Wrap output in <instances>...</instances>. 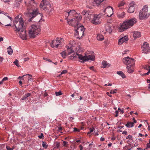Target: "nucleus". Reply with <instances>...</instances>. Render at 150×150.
Segmentation results:
<instances>
[{
  "label": "nucleus",
  "mask_w": 150,
  "mask_h": 150,
  "mask_svg": "<svg viewBox=\"0 0 150 150\" xmlns=\"http://www.w3.org/2000/svg\"><path fill=\"white\" fill-rule=\"evenodd\" d=\"M25 3L28 11V12L26 13L27 15L30 18L29 20L31 21L33 19L39 14L38 9L35 8L36 4L34 0H25Z\"/></svg>",
  "instance_id": "obj_1"
},
{
  "label": "nucleus",
  "mask_w": 150,
  "mask_h": 150,
  "mask_svg": "<svg viewBox=\"0 0 150 150\" xmlns=\"http://www.w3.org/2000/svg\"><path fill=\"white\" fill-rule=\"evenodd\" d=\"M82 18L81 16L76 17L78 21L74 23V21H71L72 23L69 22V24L73 26L74 27V30L75 32L74 33L75 36L77 38L80 39L81 38L83 35L84 31V28L83 26L81 25L79 23V21Z\"/></svg>",
  "instance_id": "obj_2"
},
{
  "label": "nucleus",
  "mask_w": 150,
  "mask_h": 150,
  "mask_svg": "<svg viewBox=\"0 0 150 150\" xmlns=\"http://www.w3.org/2000/svg\"><path fill=\"white\" fill-rule=\"evenodd\" d=\"M13 24L15 26L14 30L16 33H18V31L22 30V29L25 28L23 18L20 16L18 15L15 18Z\"/></svg>",
  "instance_id": "obj_3"
},
{
  "label": "nucleus",
  "mask_w": 150,
  "mask_h": 150,
  "mask_svg": "<svg viewBox=\"0 0 150 150\" xmlns=\"http://www.w3.org/2000/svg\"><path fill=\"white\" fill-rule=\"evenodd\" d=\"M137 22V19L133 18L129 20H126L119 27V31L120 32L124 31L128 28L131 27Z\"/></svg>",
  "instance_id": "obj_4"
},
{
  "label": "nucleus",
  "mask_w": 150,
  "mask_h": 150,
  "mask_svg": "<svg viewBox=\"0 0 150 150\" xmlns=\"http://www.w3.org/2000/svg\"><path fill=\"white\" fill-rule=\"evenodd\" d=\"M76 12L74 10H69L67 11H65L64 12L65 19L67 21L68 24L69 22L70 23H72L71 21H74V23H75L76 22L78 21L76 19V17L80 16H76Z\"/></svg>",
  "instance_id": "obj_5"
},
{
  "label": "nucleus",
  "mask_w": 150,
  "mask_h": 150,
  "mask_svg": "<svg viewBox=\"0 0 150 150\" xmlns=\"http://www.w3.org/2000/svg\"><path fill=\"white\" fill-rule=\"evenodd\" d=\"M78 57L81 62H86L89 60H94L95 58V56L92 55H85L83 56L80 54H78L77 53L73 54L72 55L69 57V58L71 59H75Z\"/></svg>",
  "instance_id": "obj_6"
},
{
  "label": "nucleus",
  "mask_w": 150,
  "mask_h": 150,
  "mask_svg": "<svg viewBox=\"0 0 150 150\" xmlns=\"http://www.w3.org/2000/svg\"><path fill=\"white\" fill-rule=\"evenodd\" d=\"M40 28L39 25H32L29 30V34L31 38H34L36 35H38L40 32Z\"/></svg>",
  "instance_id": "obj_7"
},
{
  "label": "nucleus",
  "mask_w": 150,
  "mask_h": 150,
  "mask_svg": "<svg viewBox=\"0 0 150 150\" xmlns=\"http://www.w3.org/2000/svg\"><path fill=\"white\" fill-rule=\"evenodd\" d=\"M149 15L150 14L148 13V6L145 5L139 12V18L140 20L146 19Z\"/></svg>",
  "instance_id": "obj_8"
},
{
  "label": "nucleus",
  "mask_w": 150,
  "mask_h": 150,
  "mask_svg": "<svg viewBox=\"0 0 150 150\" xmlns=\"http://www.w3.org/2000/svg\"><path fill=\"white\" fill-rule=\"evenodd\" d=\"M63 41L64 39L63 38H57L56 39L52 41L51 46L53 48H57L61 47Z\"/></svg>",
  "instance_id": "obj_9"
},
{
  "label": "nucleus",
  "mask_w": 150,
  "mask_h": 150,
  "mask_svg": "<svg viewBox=\"0 0 150 150\" xmlns=\"http://www.w3.org/2000/svg\"><path fill=\"white\" fill-rule=\"evenodd\" d=\"M51 6L49 0H42L40 5V8L46 11L50 10Z\"/></svg>",
  "instance_id": "obj_10"
},
{
  "label": "nucleus",
  "mask_w": 150,
  "mask_h": 150,
  "mask_svg": "<svg viewBox=\"0 0 150 150\" xmlns=\"http://www.w3.org/2000/svg\"><path fill=\"white\" fill-rule=\"evenodd\" d=\"M101 15L100 14H95L93 15V18L91 21V23L95 25L100 24L101 22Z\"/></svg>",
  "instance_id": "obj_11"
},
{
  "label": "nucleus",
  "mask_w": 150,
  "mask_h": 150,
  "mask_svg": "<svg viewBox=\"0 0 150 150\" xmlns=\"http://www.w3.org/2000/svg\"><path fill=\"white\" fill-rule=\"evenodd\" d=\"M124 63L127 66H132V67L134 66V60L132 58L129 57H125L123 59Z\"/></svg>",
  "instance_id": "obj_12"
},
{
  "label": "nucleus",
  "mask_w": 150,
  "mask_h": 150,
  "mask_svg": "<svg viewBox=\"0 0 150 150\" xmlns=\"http://www.w3.org/2000/svg\"><path fill=\"white\" fill-rule=\"evenodd\" d=\"M103 12L105 13L104 14L105 16L111 17L113 14V8L110 6H108L103 11Z\"/></svg>",
  "instance_id": "obj_13"
},
{
  "label": "nucleus",
  "mask_w": 150,
  "mask_h": 150,
  "mask_svg": "<svg viewBox=\"0 0 150 150\" xmlns=\"http://www.w3.org/2000/svg\"><path fill=\"white\" fill-rule=\"evenodd\" d=\"M142 53H147L150 52V47H149V44L147 42L144 43L142 47Z\"/></svg>",
  "instance_id": "obj_14"
},
{
  "label": "nucleus",
  "mask_w": 150,
  "mask_h": 150,
  "mask_svg": "<svg viewBox=\"0 0 150 150\" xmlns=\"http://www.w3.org/2000/svg\"><path fill=\"white\" fill-rule=\"evenodd\" d=\"M18 33L20 37L22 40H25L27 39V35L25 28L22 29V30L18 31Z\"/></svg>",
  "instance_id": "obj_15"
},
{
  "label": "nucleus",
  "mask_w": 150,
  "mask_h": 150,
  "mask_svg": "<svg viewBox=\"0 0 150 150\" xmlns=\"http://www.w3.org/2000/svg\"><path fill=\"white\" fill-rule=\"evenodd\" d=\"M128 40V38L127 36H125L123 37H122L118 40V44L121 45L123 42L127 41Z\"/></svg>",
  "instance_id": "obj_16"
},
{
  "label": "nucleus",
  "mask_w": 150,
  "mask_h": 150,
  "mask_svg": "<svg viewBox=\"0 0 150 150\" xmlns=\"http://www.w3.org/2000/svg\"><path fill=\"white\" fill-rule=\"evenodd\" d=\"M134 2H132L130 4L128 10V12L129 13H132L134 12Z\"/></svg>",
  "instance_id": "obj_17"
},
{
  "label": "nucleus",
  "mask_w": 150,
  "mask_h": 150,
  "mask_svg": "<svg viewBox=\"0 0 150 150\" xmlns=\"http://www.w3.org/2000/svg\"><path fill=\"white\" fill-rule=\"evenodd\" d=\"M111 24L110 23L107 24L105 26L106 30L107 32L110 33L112 32V28Z\"/></svg>",
  "instance_id": "obj_18"
},
{
  "label": "nucleus",
  "mask_w": 150,
  "mask_h": 150,
  "mask_svg": "<svg viewBox=\"0 0 150 150\" xmlns=\"http://www.w3.org/2000/svg\"><path fill=\"white\" fill-rule=\"evenodd\" d=\"M134 38L136 39L137 38L140 37L141 36V34L140 32L138 31H135L134 32L133 34Z\"/></svg>",
  "instance_id": "obj_19"
},
{
  "label": "nucleus",
  "mask_w": 150,
  "mask_h": 150,
  "mask_svg": "<svg viewBox=\"0 0 150 150\" xmlns=\"http://www.w3.org/2000/svg\"><path fill=\"white\" fill-rule=\"evenodd\" d=\"M66 47L67 49V52H68V54H69L74 52L72 50V47L71 45H69V46H67Z\"/></svg>",
  "instance_id": "obj_20"
},
{
  "label": "nucleus",
  "mask_w": 150,
  "mask_h": 150,
  "mask_svg": "<svg viewBox=\"0 0 150 150\" xmlns=\"http://www.w3.org/2000/svg\"><path fill=\"white\" fill-rule=\"evenodd\" d=\"M133 67L132 66H127L126 67L127 69V71L129 73H132L134 71Z\"/></svg>",
  "instance_id": "obj_21"
},
{
  "label": "nucleus",
  "mask_w": 150,
  "mask_h": 150,
  "mask_svg": "<svg viewBox=\"0 0 150 150\" xmlns=\"http://www.w3.org/2000/svg\"><path fill=\"white\" fill-rule=\"evenodd\" d=\"M125 15V13L124 11L120 12V11L117 12V16L120 18H123Z\"/></svg>",
  "instance_id": "obj_22"
},
{
  "label": "nucleus",
  "mask_w": 150,
  "mask_h": 150,
  "mask_svg": "<svg viewBox=\"0 0 150 150\" xmlns=\"http://www.w3.org/2000/svg\"><path fill=\"white\" fill-rule=\"evenodd\" d=\"M97 38L98 40L102 41L104 39V37L101 34H98L97 35Z\"/></svg>",
  "instance_id": "obj_23"
},
{
  "label": "nucleus",
  "mask_w": 150,
  "mask_h": 150,
  "mask_svg": "<svg viewBox=\"0 0 150 150\" xmlns=\"http://www.w3.org/2000/svg\"><path fill=\"white\" fill-rule=\"evenodd\" d=\"M102 65H103L102 67L103 68H105L107 67V66H108V67L110 65V64H108L107 62L105 61H103V62H102Z\"/></svg>",
  "instance_id": "obj_24"
},
{
  "label": "nucleus",
  "mask_w": 150,
  "mask_h": 150,
  "mask_svg": "<svg viewBox=\"0 0 150 150\" xmlns=\"http://www.w3.org/2000/svg\"><path fill=\"white\" fill-rule=\"evenodd\" d=\"M125 4V2L124 0L121 1L119 2L117 6L118 7L120 8L123 6Z\"/></svg>",
  "instance_id": "obj_25"
},
{
  "label": "nucleus",
  "mask_w": 150,
  "mask_h": 150,
  "mask_svg": "<svg viewBox=\"0 0 150 150\" xmlns=\"http://www.w3.org/2000/svg\"><path fill=\"white\" fill-rule=\"evenodd\" d=\"M125 126L128 128L132 127L134 126V123L131 122H128L125 125Z\"/></svg>",
  "instance_id": "obj_26"
},
{
  "label": "nucleus",
  "mask_w": 150,
  "mask_h": 150,
  "mask_svg": "<svg viewBox=\"0 0 150 150\" xmlns=\"http://www.w3.org/2000/svg\"><path fill=\"white\" fill-rule=\"evenodd\" d=\"M8 50L7 52L8 54L9 55H11L13 52V50L11 48V46H9L7 48Z\"/></svg>",
  "instance_id": "obj_27"
},
{
  "label": "nucleus",
  "mask_w": 150,
  "mask_h": 150,
  "mask_svg": "<svg viewBox=\"0 0 150 150\" xmlns=\"http://www.w3.org/2000/svg\"><path fill=\"white\" fill-rule=\"evenodd\" d=\"M117 73L118 75L121 76L123 78H124L126 77V76L123 73L122 71H117Z\"/></svg>",
  "instance_id": "obj_28"
},
{
  "label": "nucleus",
  "mask_w": 150,
  "mask_h": 150,
  "mask_svg": "<svg viewBox=\"0 0 150 150\" xmlns=\"http://www.w3.org/2000/svg\"><path fill=\"white\" fill-rule=\"evenodd\" d=\"M22 0H16L15 1V5L17 7L19 6L20 4L21 3Z\"/></svg>",
  "instance_id": "obj_29"
},
{
  "label": "nucleus",
  "mask_w": 150,
  "mask_h": 150,
  "mask_svg": "<svg viewBox=\"0 0 150 150\" xmlns=\"http://www.w3.org/2000/svg\"><path fill=\"white\" fill-rule=\"evenodd\" d=\"M82 14L83 15H85L86 16L87 15H89V11L86 10H84L82 13Z\"/></svg>",
  "instance_id": "obj_30"
},
{
  "label": "nucleus",
  "mask_w": 150,
  "mask_h": 150,
  "mask_svg": "<svg viewBox=\"0 0 150 150\" xmlns=\"http://www.w3.org/2000/svg\"><path fill=\"white\" fill-rule=\"evenodd\" d=\"M104 0H94V1L95 2L97 5H99Z\"/></svg>",
  "instance_id": "obj_31"
},
{
  "label": "nucleus",
  "mask_w": 150,
  "mask_h": 150,
  "mask_svg": "<svg viewBox=\"0 0 150 150\" xmlns=\"http://www.w3.org/2000/svg\"><path fill=\"white\" fill-rule=\"evenodd\" d=\"M13 63L18 67H21V66L18 63V61L17 59H16L13 62Z\"/></svg>",
  "instance_id": "obj_32"
},
{
  "label": "nucleus",
  "mask_w": 150,
  "mask_h": 150,
  "mask_svg": "<svg viewBox=\"0 0 150 150\" xmlns=\"http://www.w3.org/2000/svg\"><path fill=\"white\" fill-rule=\"evenodd\" d=\"M60 54L61 55V56L63 58H65L66 57V52L65 51H63L62 52H61Z\"/></svg>",
  "instance_id": "obj_33"
},
{
  "label": "nucleus",
  "mask_w": 150,
  "mask_h": 150,
  "mask_svg": "<svg viewBox=\"0 0 150 150\" xmlns=\"http://www.w3.org/2000/svg\"><path fill=\"white\" fill-rule=\"evenodd\" d=\"M6 148L7 150H13L15 149V147L14 146H13L12 148H10V146H7L6 147Z\"/></svg>",
  "instance_id": "obj_34"
},
{
  "label": "nucleus",
  "mask_w": 150,
  "mask_h": 150,
  "mask_svg": "<svg viewBox=\"0 0 150 150\" xmlns=\"http://www.w3.org/2000/svg\"><path fill=\"white\" fill-rule=\"evenodd\" d=\"M42 145L43 147L45 148V149L47 148L48 146L47 145L46 143L44 142H43V143L42 144Z\"/></svg>",
  "instance_id": "obj_35"
},
{
  "label": "nucleus",
  "mask_w": 150,
  "mask_h": 150,
  "mask_svg": "<svg viewBox=\"0 0 150 150\" xmlns=\"http://www.w3.org/2000/svg\"><path fill=\"white\" fill-rule=\"evenodd\" d=\"M90 131L87 133L88 134H90L91 132H93L95 130V128L93 127L90 128L89 129Z\"/></svg>",
  "instance_id": "obj_36"
},
{
  "label": "nucleus",
  "mask_w": 150,
  "mask_h": 150,
  "mask_svg": "<svg viewBox=\"0 0 150 150\" xmlns=\"http://www.w3.org/2000/svg\"><path fill=\"white\" fill-rule=\"evenodd\" d=\"M26 75L29 76L28 78V80L30 81L32 79V76L31 75L29 74H26V75H24L23 76H24Z\"/></svg>",
  "instance_id": "obj_37"
},
{
  "label": "nucleus",
  "mask_w": 150,
  "mask_h": 150,
  "mask_svg": "<svg viewBox=\"0 0 150 150\" xmlns=\"http://www.w3.org/2000/svg\"><path fill=\"white\" fill-rule=\"evenodd\" d=\"M62 93L60 91L59 92H55V94L56 96H59L62 95Z\"/></svg>",
  "instance_id": "obj_38"
},
{
  "label": "nucleus",
  "mask_w": 150,
  "mask_h": 150,
  "mask_svg": "<svg viewBox=\"0 0 150 150\" xmlns=\"http://www.w3.org/2000/svg\"><path fill=\"white\" fill-rule=\"evenodd\" d=\"M132 138H133L132 136L131 135H129L126 137V139H129L132 140Z\"/></svg>",
  "instance_id": "obj_39"
},
{
  "label": "nucleus",
  "mask_w": 150,
  "mask_h": 150,
  "mask_svg": "<svg viewBox=\"0 0 150 150\" xmlns=\"http://www.w3.org/2000/svg\"><path fill=\"white\" fill-rule=\"evenodd\" d=\"M115 91H117V90L116 89H115L114 90H112L110 92V94H114L116 93V92Z\"/></svg>",
  "instance_id": "obj_40"
},
{
  "label": "nucleus",
  "mask_w": 150,
  "mask_h": 150,
  "mask_svg": "<svg viewBox=\"0 0 150 150\" xmlns=\"http://www.w3.org/2000/svg\"><path fill=\"white\" fill-rule=\"evenodd\" d=\"M67 72V70H63L61 72V74H65Z\"/></svg>",
  "instance_id": "obj_41"
},
{
  "label": "nucleus",
  "mask_w": 150,
  "mask_h": 150,
  "mask_svg": "<svg viewBox=\"0 0 150 150\" xmlns=\"http://www.w3.org/2000/svg\"><path fill=\"white\" fill-rule=\"evenodd\" d=\"M43 59L44 60H46V61H47L50 62H52V61L50 60V59H48V58H45V57H43Z\"/></svg>",
  "instance_id": "obj_42"
},
{
  "label": "nucleus",
  "mask_w": 150,
  "mask_h": 150,
  "mask_svg": "<svg viewBox=\"0 0 150 150\" xmlns=\"http://www.w3.org/2000/svg\"><path fill=\"white\" fill-rule=\"evenodd\" d=\"M144 69H146L148 70L150 68V66L146 65L144 67Z\"/></svg>",
  "instance_id": "obj_43"
},
{
  "label": "nucleus",
  "mask_w": 150,
  "mask_h": 150,
  "mask_svg": "<svg viewBox=\"0 0 150 150\" xmlns=\"http://www.w3.org/2000/svg\"><path fill=\"white\" fill-rule=\"evenodd\" d=\"M89 15H86V16L88 18H91V16L92 15L91 14V13L89 12Z\"/></svg>",
  "instance_id": "obj_44"
},
{
  "label": "nucleus",
  "mask_w": 150,
  "mask_h": 150,
  "mask_svg": "<svg viewBox=\"0 0 150 150\" xmlns=\"http://www.w3.org/2000/svg\"><path fill=\"white\" fill-rule=\"evenodd\" d=\"M59 142H57L56 144L55 147L58 148L59 147Z\"/></svg>",
  "instance_id": "obj_45"
},
{
  "label": "nucleus",
  "mask_w": 150,
  "mask_h": 150,
  "mask_svg": "<svg viewBox=\"0 0 150 150\" xmlns=\"http://www.w3.org/2000/svg\"><path fill=\"white\" fill-rule=\"evenodd\" d=\"M68 142L65 141H64L63 142V145L64 146H66V145H68Z\"/></svg>",
  "instance_id": "obj_46"
},
{
  "label": "nucleus",
  "mask_w": 150,
  "mask_h": 150,
  "mask_svg": "<svg viewBox=\"0 0 150 150\" xmlns=\"http://www.w3.org/2000/svg\"><path fill=\"white\" fill-rule=\"evenodd\" d=\"M3 25L6 26H11V24L10 23L7 24L6 23H4Z\"/></svg>",
  "instance_id": "obj_47"
},
{
  "label": "nucleus",
  "mask_w": 150,
  "mask_h": 150,
  "mask_svg": "<svg viewBox=\"0 0 150 150\" xmlns=\"http://www.w3.org/2000/svg\"><path fill=\"white\" fill-rule=\"evenodd\" d=\"M44 135L42 133H41L40 135L38 136V137L40 138H42V137H43Z\"/></svg>",
  "instance_id": "obj_48"
},
{
  "label": "nucleus",
  "mask_w": 150,
  "mask_h": 150,
  "mask_svg": "<svg viewBox=\"0 0 150 150\" xmlns=\"http://www.w3.org/2000/svg\"><path fill=\"white\" fill-rule=\"evenodd\" d=\"M119 112L118 110H116L115 112V117H117L118 116V114Z\"/></svg>",
  "instance_id": "obj_49"
},
{
  "label": "nucleus",
  "mask_w": 150,
  "mask_h": 150,
  "mask_svg": "<svg viewBox=\"0 0 150 150\" xmlns=\"http://www.w3.org/2000/svg\"><path fill=\"white\" fill-rule=\"evenodd\" d=\"M149 143H147V147L148 148H150V139H149Z\"/></svg>",
  "instance_id": "obj_50"
},
{
  "label": "nucleus",
  "mask_w": 150,
  "mask_h": 150,
  "mask_svg": "<svg viewBox=\"0 0 150 150\" xmlns=\"http://www.w3.org/2000/svg\"><path fill=\"white\" fill-rule=\"evenodd\" d=\"M8 78L7 77H5L4 78L2 79V81H7L8 80Z\"/></svg>",
  "instance_id": "obj_51"
},
{
  "label": "nucleus",
  "mask_w": 150,
  "mask_h": 150,
  "mask_svg": "<svg viewBox=\"0 0 150 150\" xmlns=\"http://www.w3.org/2000/svg\"><path fill=\"white\" fill-rule=\"evenodd\" d=\"M74 131H75V132H79L80 131V130H79V129H78L76 128H74Z\"/></svg>",
  "instance_id": "obj_52"
},
{
  "label": "nucleus",
  "mask_w": 150,
  "mask_h": 150,
  "mask_svg": "<svg viewBox=\"0 0 150 150\" xmlns=\"http://www.w3.org/2000/svg\"><path fill=\"white\" fill-rule=\"evenodd\" d=\"M150 73V68L148 70V71L146 73H145L144 74V75H148Z\"/></svg>",
  "instance_id": "obj_53"
},
{
  "label": "nucleus",
  "mask_w": 150,
  "mask_h": 150,
  "mask_svg": "<svg viewBox=\"0 0 150 150\" xmlns=\"http://www.w3.org/2000/svg\"><path fill=\"white\" fill-rule=\"evenodd\" d=\"M79 148L80 150H83V147L81 145H80L79 146Z\"/></svg>",
  "instance_id": "obj_54"
},
{
  "label": "nucleus",
  "mask_w": 150,
  "mask_h": 150,
  "mask_svg": "<svg viewBox=\"0 0 150 150\" xmlns=\"http://www.w3.org/2000/svg\"><path fill=\"white\" fill-rule=\"evenodd\" d=\"M26 98L25 97V96H23L22 98H21V100H25L26 99Z\"/></svg>",
  "instance_id": "obj_55"
},
{
  "label": "nucleus",
  "mask_w": 150,
  "mask_h": 150,
  "mask_svg": "<svg viewBox=\"0 0 150 150\" xmlns=\"http://www.w3.org/2000/svg\"><path fill=\"white\" fill-rule=\"evenodd\" d=\"M105 140V138L104 137H101L100 138V141H103Z\"/></svg>",
  "instance_id": "obj_56"
},
{
  "label": "nucleus",
  "mask_w": 150,
  "mask_h": 150,
  "mask_svg": "<svg viewBox=\"0 0 150 150\" xmlns=\"http://www.w3.org/2000/svg\"><path fill=\"white\" fill-rule=\"evenodd\" d=\"M58 131L59 132L62 131V127H58Z\"/></svg>",
  "instance_id": "obj_57"
},
{
  "label": "nucleus",
  "mask_w": 150,
  "mask_h": 150,
  "mask_svg": "<svg viewBox=\"0 0 150 150\" xmlns=\"http://www.w3.org/2000/svg\"><path fill=\"white\" fill-rule=\"evenodd\" d=\"M4 59V58L3 57H0V63H1Z\"/></svg>",
  "instance_id": "obj_58"
},
{
  "label": "nucleus",
  "mask_w": 150,
  "mask_h": 150,
  "mask_svg": "<svg viewBox=\"0 0 150 150\" xmlns=\"http://www.w3.org/2000/svg\"><path fill=\"white\" fill-rule=\"evenodd\" d=\"M29 59V58L28 57L25 58L24 59V60L25 62L28 61Z\"/></svg>",
  "instance_id": "obj_59"
},
{
  "label": "nucleus",
  "mask_w": 150,
  "mask_h": 150,
  "mask_svg": "<svg viewBox=\"0 0 150 150\" xmlns=\"http://www.w3.org/2000/svg\"><path fill=\"white\" fill-rule=\"evenodd\" d=\"M122 134H124L125 135H127V132L126 131H124L122 133Z\"/></svg>",
  "instance_id": "obj_60"
},
{
  "label": "nucleus",
  "mask_w": 150,
  "mask_h": 150,
  "mask_svg": "<svg viewBox=\"0 0 150 150\" xmlns=\"http://www.w3.org/2000/svg\"><path fill=\"white\" fill-rule=\"evenodd\" d=\"M89 68L91 70L94 71V67L93 66H92L91 67H89Z\"/></svg>",
  "instance_id": "obj_61"
},
{
  "label": "nucleus",
  "mask_w": 150,
  "mask_h": 150,
  "mask_svg": "<svg viewBox=\"0 0 150 150\" xmlns=\"http://www.w3.org/2000/svg\"><path fill=\"white\" fill-rule=\"evenodd\" d=\"M26 95L28 97L30 96L31 95V93H28L26 94Z\"/></svg>",
  "instance_id": "obj_62"
},
{
  "label": "nucleus",
  "mask_w": 150,
  "mask_h": 150,
  "mask_svg": "<svg viewBox=\"0 0 150 150\" xmlns=\"http://www.w3.org/2000/svg\"><path fill=\"white\" fill-rule=\"evenodd\" d=\"M133 120H134V122L133 123H136L137 122V121L136 120H135L134 118V117H133Z\"/></svg>",
  "instance_id": "obj_63"
},
{
  "label": "nucleus",
  "mask_w": 150,
  "mask_h": 150,
  "mask_svg": "<svg viewBox=\"0 0 150 150\" xmlns=\"http://www.w3.org/2000/svg\"><path fill=\"white\" fill-rule=\"evenodd\" d=\"M106 94L107 95H108L110 97H112V95H110L109 93L108 92H107Z\"/></svg>",
  "instance_id": "obj_64"
}]
</instances>
